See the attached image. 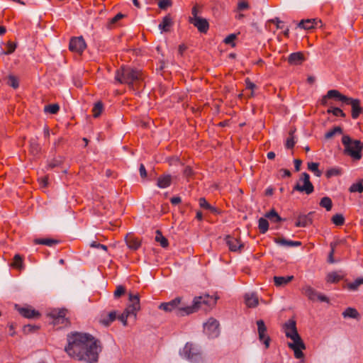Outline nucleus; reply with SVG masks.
Instances as JSON below:
<instances>
[{
	"label": "nucleus",
	"instance_id": "1",
	"mask_svg": "<svg viewBox=\"0 0 363 363\" xmlns=\"http://www.w3.org/2000/svg\"><path fill=\"white\" fill-rule=\"evenodd\" d=\"M65 351L71 357L89 363L98 361L100 347L93 337L86 333H74L68 335Z\"/></svg>",
	"mask_w": 363,
	"mask_h": 363
},
{
	"label": "nucleus",
	"instance_id": "2",
	"mask_svg": "<svg viewBox=\"0 0 363 363\" xmlns=\"http://www.w3.org/2000/svg\"><path fill=\"white\" fill-rule=\"evenodd\" d=\"M216 300L208 295L195 297L192 305H188L182 297H177L174 299L162 303L159 308L167 313H174L177 316H184L196 312L203 306H212L216 304Z\"/></svg>",
	"mask_w": 363,
	"mask_h": 363
},
{
	"label": "nucleus",
	"instance_id": "3",
	"mask_svg": "<svg viewBox=\"0 0 363 363\" xmlns=\"http://www.w3.org/2000/svg\"><path fill=\"white\" fill-rule=\"evenodd\" d=\"M284 330L286 336L291 340L288 342V347L294 351V357L296 359H303V351L306 350V345L298 333L296 322L294 320H289L284 325Z\"/></svg>",
	"mask_w": 363,
	"mask_h": 363
},
{
	"label": "nucleus",
	"instance_id": "4",
	"mask_svg": "<svg viewBox=\"0 0 363 363\" xmlns=\"http://www.w3.org/2000/svg\"><path fill=\"white\" fill-rule=\"evenodd\" d=\"M115 79L121 84H128L134 89V86L143 80V74L139 69L122 67L116 71Z\"/></svg>",
	"mask_w": 363,
	"mask_h": 363
},
{
	"label": "nucleus",
	"instance_id": "5",
	"mask_svg": "<svg viewBox=\"0 0 363 363\" xmlns=\"http://www.w3.org/2000/svg\"><path fill=\"white\" fill-rule=\"evenodd\" d=\"M140 310V297L138 294H128V303L123 313L118 315V319L124 326L128 325V318H133L135 321L137 313Z\"/></svg>",
	"mask_w": 363,
	"mask_h": 363
},
{
	"label": "nucleus",
	"instance_id": "6",
	"mask_svg": "<svg viewBox=\"0 0 363 363\" xmlns=\"http://www.w3.org/2000/svg\"><path fill=\"white\" fill-rule=\"evenodd\" d=\"M342 142L347 155L356 160L361 158V151L363 148V143L357 140H352L348 135H344Z\"/></svg>",
	"mask_w": 363,
	"mask_h": 363
},
{
	"label": "nucleus",
	"instance_id": "7",
	"mask_svg": "<svg viewBox=\"0 0 363 363\" xmlns=\"http://www.w3.org/2000/svg\"><path fill=\"white\" fill-rule=\"evenodd\" d=\"M294 190L300 192H305L306 194H311L314 190L313 185L310 181V176L308 174L302 173L297 184L294 187Z\"/></svg>",
	"mask_w": 363,
	"mask_h": 363
},
{
	"label": "nucleus",
	"instance_id": "8",
	"mask_svg": "<svg viewBox=\"0 0 363 363\" xmlns=\"http://www.w3.org/2000/svg\"><path fill=\"white\" fill-rule=\"evenodd\" d=\"M67 313V311L64 308L52 310L50 315L53 319V324L67 326L69 323L68 319L66 318Z\"/></svg>",
	"mask_w": 363,
	"mask_h": 363
},
{
	"label": "nucleus",
	"instance_id": "9",
	"mask_svg": "<svg viewBox=\"0 0 363 363\" xmlns=\"http://www.w3.org/2000/svg\"><path fill=\"white\" fill-rule=\"evenodd\" d=\"M15 308L20 315L26 318H38L40 316V313L38 311L28 305L21 306L16 304Z\"/></svg>",
	"mask_w": 363,
	"mask_h": 363
},
{
	"label": "nucleus",
	"instance_id": "10",
	"mask_svg": "<svg viewBox=\"0 0 363 363\" xmlns=\"http://www.w3.org/2000/svg\"><path fill=\"white\" fill-rule=\"evenodd\" d=\"M180 354L183 357L193 361L196 359L198 355H199L200 352L197 347H196L194 345L190 342H187Z\"/></svg>",
	"mask_w": 363,
	"mask_h": 363
},
{
	"label": "nucleus",
	"instance_id": "11",
	"mask_svg": "<svg viewBox=\"0 0 363 363\" xmlns=\"http://www.w3.org/2000/svg\"><path fill=\"white\" fill-rule=\"evenodd\" d=\"M86 47V44L84 38L80 37H74L70 40L69 48V50L81 55Z\"/></svg>",
	"mask_w": 363,
	"mask_h": 363
},
{
	"label": "nucleus",
	"instance_id": "12",
	"mask_svg": "<svg viewBox=\"0 0 363 363\" xmlns=\"http://www.w3.org/2000/svg\"><path fill=\"white\" fill-rule=\"evenodd\" d=\"M257 325L259 340L264 345L265 348H268L269 347L270 337L267 333V329L264 322L262 320H258Z\"/></svg>",
	"mask_w": 363,
	"mask_h": 363
},
{
	"label": "nucleus",
	"instance_id": "13",
	"mask_svg": "<svg viewBox=\"0 0 363 363\" xmlns=\"http://www.w3.org/2000/svg\"><path fill=\"white\" fill-rule=\"evenodd\" d=\"M218 326L219 323L216 319L213 318H209L208 321L204 324V331L210 337H217L219 333Z\"/></svg>",
	"mask_w": 363,
	"mask_h": 363
},
{
	"label": "nucleus",
	"instance_id": "14",
	"mask_svg": "<svg viewBox=\"0 0 363 363\" xmlns=\"http://www.w3.org/2000/svg\"><path fill=\"white\" fill-rule=\"evenodd\" d=\"M322 26V21L317 18L302 20L298 23V27L304 30H311L316 28H321Z\"/></svg>",
	"mask_w": 363,
	"mask_h": 363
},
{
	"label": "nucleus",
	"instance_id": "15",
	"mask_svg": "<svg viewBox=\"0 0 363 363\" xmlns=\"http://www.w3.org/2000/svg\"><path fill=\"white\" fill-rule=\"evenodd\" d=\"M189 22L196 27L201 33H206L208 30L209 25L206 18L196 17V18L189 19Z\"/></svg>",
	"mask_w": 363,
	"mask_h": 363
},
{
	"label": "nucleus",
	"instance_id": "16",
	"mask_svg": "<svg viewBox=\"0 0 363 363\" xmlns=\"http://www.w3.org/2000/svg\"><path fill=\"white\" fill-rule=\"evenodd\" d=\"M345 104L352 106V117L354 119L357 118L362 111L359 100L348 97V101H346Z\"/></svg>",
	"mask_w": 363,
	"mask_h": 363
},
{
	"label": "nucleus",
	"instance_id": "17",
	"mask_svg": "<svg viewBox=\"0 0 363 363\" xmlns=\"http://www.w3.org/2000/svg\"><path fill=\"white\" fill-rule=\"evenodd\" d=\"M225 241L230 251L236 252L240 250L243 247V245L240 243V241L238 239L230 235L226 236Z\"/></svg>",
	"mask_w": 363,
	"mask_h": 363
},
{
	"label": "nucleus",
	"instance_id": "18",
	"mask_svg": "<svg viewBox=\"0 0 363 363\" xmlns=\"http://www.w3.org/2000/svg\"><path fill=\"white\" fill-rule=\"evenodd\" d=\"M305 60L306 58L301 52H293L290 54L288 57V62L291 65H300Z\"/></svg>",
	"mask_w": 363,
	"mask_h": 363
},
{
	"label": "nucleus",
	"instance_id": "19",
	"mask_svg": "<svg viewBox=\"0 0 363 363\" xmlns=\"http://www.w3.org/2000/svg\"><path fill=\"white\" fill-rule=\"evenodd\" d=\"M125 242L128 248L133 250H137L141 245V240L131 234L126 235Z\"/></svg>",
	"mask_w": 363,
	"mask_h": 363
},
{
	"label": "nucleus",
	"instance_id": "20",
	"mask_svg": "<svg viewBox=\"0 0 363 363\" xmlns=\"http://www.w3.org/2000/svg\"><path fill=\"white\" fill-rule=\"evenodd\" d=\"M117 313L116 311H111L108 313H102L101 315L99 322L105 325L108 326L113 321L116 320Z\"/></svg>",
	"mask_w": 363,
	"mask_h": 363
},
{
	"label": "nucleus",
	"instance_id": "21",
	"mask_svg": "<svg viewBox=\"0 0 363 363\" xmlns=\"http://www.w3.org/2000/svg\"><path fill=\"white\" fill-rule=\"evenodd\" d=\"M245 302L247 307L255 308L258 305L259 298L256 294L248 293L245 296Z\"/></svg>",
	"mask_w": 363,
	"mask_h": 363
},
{
	"label": "nucleus",
	"instance_id": "22",
	"mask_svg": "<svg viewBox=\"0 0 363 363\" xmlns=\"http://www.w3.org/2000/svg\"><path fill=\"white\" fill-rule=\"evenodd\" d=\"M173 25V21L169 15L165 16L162 22L159 24V28L162 32H169Z\"/></svg>",
	"mask_w": 363,
	"mask_h": 363
},
{
	"label": "nucleus",
	"instance_id": "23",
	"mask_svg": "<svg viewBox=\"0 0 363 363\" xmlns=\"http://www.w3.org/2000/svg\"><path fill=\"white\" fill-rule=\"evenodd\" d=\"M301 292L306 296L308 298V299L311 301H315L316 296H318V292L316 291L313 288H312L309 285H306L301 289Z\"/></svg>",
	"mask_w": 363,
	"mask_h": 363
},
{
	"label": "nucleus",
	"instance_id": "24",
	"mask_svg": "<svg viewBox=\"0 0 363 363\" xmlns=\"http://www.w3.org/2000/svg\"><path fill=\"white\" fill-rule=\"evenodd\" d=\"M327 96L329 99H335L345 104L348 101V97L342 95L339 91L335 89L329 90L327 93Z\"/></svg>",
	"mask_w": 363,
	"mask_h": 363
},
{
	"label": "nucleus",
	"instance_id": "25",
	"mask_svg": "<svg viewBox=\"0 0 363 363\" xmlns=\"http://www.w3.org/2000/svg\"><path fill=\"white\" fill-rule=\"evenodd\" d=\"M172 177L169 174L162 175L158 177L157 185L159 188L164 189L170 186Z\"/></svg>",
	"mask_w": 363,
	"mask_h": 363
},
{
	"label": "nucleus",
	"instance_id": "26",
	"mask_svg": "<svg viewBox=\"0 0 363 363\" xmlns=\"http://www.w3.org/2000/svg\"><path fill=\"white\" fill-rule=\"evenodd\" d=\"M274 242L282 246L296 247L301 245V242L298 241L287 240L283 238H277L274 239Z\"/></svg>",
	"mask_w": 363,
	"mask_h": 363
},
{
	"label": "nucleus",
	"instance_id": "27",
	"mask_svg": "<svg viewBox=\"0 0 363 363\" xmlns=\"http://www.w3.org/2000/svg\"><path fill=\"white\" fill-rule=\"evenodd\" d=\"M342 316L345 318H350L354 319H359L360 315L359 312L357 311V309L351 307L347 308L343 312H342Z\"/></svg>",
	"mask_w": 363,
	"mask_h": 363
},
{
	"label": "nucleus",
	"instance_id": "28",
	"mask_svg": "<svg viewBox=\"0 0 363 363\" xmlns=\"http://www.w3.org/2000/svg\"><path fill=\"white\" fill-rule=\"evenodd\" d=\"M294 276H287V277H274V284L277 286H283L289 284L291 280H293Z\"/></svg>",
	"mask_w": 363,
	"mask_h": 363
},
{
	"label": "nucleus",
	"instance_id": "29",
	"mask_svg": "<svg viewBox=\"0 0 363 363\" xmlns=\"http://www.w3.org/2000/svg\"><path fill=\"white\" fill-rule=\"evenodd\" d=\"M311 223V220L308 218L307 216L302 215L298 217L297 221L296 223V227H306L308 224Z\"/></svg>",
	"mask_w": 363,
	"mask_h": 363
},
{
	"label": "nucleus",
	"instance_id": "30",
	"mask_svg": "<svg viewBox=\"0 0 363 363\" xmlns=\"http://www.w3.org/2000/svg\"><path fill=\"white\" fill-rule=\"evenodd\" d=\"M34 242L38 245H48V246H52L53 245L58 243V240H55V239H50V238L35 239L34 240Z\"/></svg>",
	"mask_w": 363,
	"mask_h": 363
},
{
	"label": "nucleus",
	"instance_id": "31",
	"mask_svg": "<svg viewBox=\"0 0 363 363\" xmlns=\"http://www.w3.org/2000/svg\"><path fill=\"white\" fill-rule=\"evenodd\" d=\"M319 164L317 162H308V169L313 172V174L320 177L322 175V172L318 169Z\"/></svg>",
	"mask_w": 363,
	"mask_h": 363
},
{
	"label": "nucleus",
	"instance_id": "32",
	"mask_svg": "<svg viewBox=\"0 0 363 363\" xmlns=\"http://www.w3.org/2000/svg\"><path fill=\"white\" fill-rule=\"evenodd\" d=\"M11 266L20 270L23 269V258L19 255H16L13 257Z\"/></svg>",
	"mask_w": 363,
	"mask_h": 363
},
{
	"label": "nucleus",
	"instance_id": "33",
	"mask_svg": "<svg viewBox=\"0 0 363 363\" xmlns=\"http://www.w3.org/2000/svg\"><path fill=\"white\" fill-rule=\"evenodd\" d=\"M155 240L160 242L162 247H167L169 245L168 240L162 235L160 230L156 231Z\"/></svg>",
	"mask_w": 363,
	"mask_h": 363
},
{
	"label": "nucleus",
	"instance_id": "34",
	"mask_svg": "<svg viewBox=\"0 0 363 363\" xmlns=\"http://www.w3.org/2000/svg\"><path fill=\"white\" fill-rule=\"evenodd\" d=\"M320 206L329 211L331 210L333 206L332 200L329 197L325 196L321 199Z\"/></svg>",
	"mask_w": 363,
	"mask_h": 363
},
{
	"label": "nucleus",
	"instance_id": "35",
	"mask_svg": "<svg viewBox=\"0 0 363 363\" xmlns=\"http://www.w3.org/2000/svg\"><path fill=\"white\" fill-rule=\"evenodd\" d=\"M259 230L261 233H265L269 228V223L264 218H260L259 219Z\"/></svg>",
	"mask_w": 363,
	"mask_h": 363
},
{
	"label": "nucleus",
	"instance_id": "36",
	"mask_svg": "<svg viewBox=\"0 0 363 363\" xmlns=\"http://www.w3.org/2000/svg\"><path fill=\"white\" fill-rule=\"evenodd\" d=\"M342 174V169L339 167H333L328 169L325 172L327 178H331L333 177H337Z\"/></svg>",
	"mask_w": 363,
	"mask_h": 363
},
{
	"label": "nucleus",
	"instance_id": "37",
	"mask_svg": "<svg viewBox=\"0 0 363 363\" xmlns=\"http://www.w3.org/2000/svg\"><path fill=\"white\" fill-rule=\"evenodd\" d=\"M342 277L335 272L329 273L326 277V281L330 283L338 282Z\"/></svg>",
	"mask_w": 363,
	"mask_h": 363
},
{
	"label": "nucleus",
	"instance_id": "38",
	"mask_svg": "<svg viewBox=\"0 0 363 363\" xmlns=\"http://www.w3.org/2000/svg\"><path fill=\"white\" fill-rule=\"evenodd\" d=\"M265 217L269 219L272 222L277 223L281 220V217L274 210H271L269 213H266Z\"/></svg>",
	"mask_w": 363,
	"mask_h": 363
},
{
	"label": "nucleus",
	"instance_id": "39",
	"mask_svg": "<svg viewBox=\"0 0 363 363\" xmlns=\"http://www.w3.org/2000/svg\"><path fill=\"white\" fill-rule=\"evenodd\" d=\"M60 106L57 104L47 105L44 107L45 113L55 114L58 112Z\"/></svg>",
	"mask_w": 363,
	"mask_h": 363
},
{
	"label": "nucleus",
	"instance_id": "40",
	"mask_svg": "<svg viewBox=\"0 0 363 363\" xmlns=\"http://www.w3.org/2000/svg\"><path fill=\"white\" fill-rule=\"evenodd\" d=\"M361 284H363V278H358L353 282L348 283L347 287L350 290L355 291Z\"/></svg>",
	"mask_w": 363,
	"mask_h": 363
},
{
	"label": "nucleus",
	"instance_id": "41",
	"mask_svg": "<svg viewBox=\"0 0 363 363\" xmlns=\"http://www.w3.org/2000/svg\"><path fill=\"white\" fill-rule=\"evenodd\" d=\"M103 108H104L103 104L101 101L96 103L92 109L94 117V118L99 117L101 115V113L103 111Z\"/></svg>",
	"mask_w": 363,
	"mask_h": 363
},
{
	"label": "nucleus",
	"instance_id": "42",
	"mask_svg": "<svg viewBox=\"0 0 363 363\" xmlns=\"http://www.w3.org/2000/svg\"><path fill=\"white\" fill-rule=\"evenodd\" d=\"M340 133H342L341 128L340 127H335L332 130L328 131L325 133V137L326 139H330L333 137H334L335 135L340 134Z\"/></svg>",
	"mask_w": 363,
	"mask_h": 363
},
{
	"label": "nucleus",
	"instance_id": "43",
	"mask_svg": "<svg viewBox=\"0 0 363 363\" xmlns=\"http://www.w3.org/2000/svg\"><path fill=\"white\" fill-rule=\"evenodd\" d=\"M333 223L337 225H342L345 223V218L342 214H335L332 218Z\"/></svg>",
	"mask_w": 363,
	"mask_h": 363
},
{
	"label": "nucleus",
	"instance_id": "44",
	"mask_svg": "<svg viewBox=\"0 0 363 363\" xmlns=\"http://www.w3.org/2000/svg\"><path fill=\"white\" fill-rule=\"evenodd\" d=\"M8 84L13 89H17L19 86L18 79L13 75H9L8 77Z\"/></svg>",
	"mask_w": 363,
	"mask_h": 363
},
{
	"label": "nucleus",
	"instance_id": "45",
	"mask_svg": "<svg viewBox=\"0 0 363 363\" xmlns=\"http://www.w3.org/2000/svg\"><path fill=\"white\" fill-rule=\"evenodd\" d=\"M293 134L294 131H290L289 137L287 138L285 144L286 148H292L296 144V141L294 140V136Z\"/></svg>",
	"mask_w": 363,
	"mask_h": 363
},
{
	"label": "nucleus",
	"instance_id": "46",
	"mask_svg": "<svg viewBox=\"0 0 363 363\" xmlns=\"http://www.w3.org/2000/svg\"><path fill=\"white\" fill-rule=\"evenodd\" d=\"M350 191L351 192H359V193H362L363 191V185L362 183H356V184H353L350 187Z\"/></svg>",
	"mask_w": 363,
	"mask_h": 363
},
{
	"label": "nucleus",
	"instance_id": "47",
	"mask_svg": "<svg viewBox=\"0 0 363 363\" xmlns=\"http://www.w3.org/2000/svg\"><path fill=\"white\" fill-rule=\"evenodd\" d=\"M6 47H7V50L5 51L4 53L5 55H10L15 51L16 45V43H14L11 41H9L6 45Z\"/></svg>",
	"mask_w": 363,
	"mask_h": 363
},
{
	"label": "nucleus",
	"instance_id": "48",
	"mask_svg": "<svg viewBox=\"0 0 363 363\" xmlns=\"http://www.w3.org/2000/svg\"><path fill=\"white\" fill-rule=\"evenodd\" d=\"M328 112L332 113L335 116L345 117V116L344 112L339 108H331L328 110Z\"/></svg>",
	"mask_w": 363,
	"mask_h": 363
},
{
	"label": "nucleus",
	"instance_id": "49",
	"mask_svg": "<svg viewBox=\"0 0 363 363\" xmlns=\"http://www.w3.org/2000/svg\"><path fill=\"white\" fill-rule=\"evenodd\" d=\"M250 8L249 4L247 1H241L238 3V10L243 11Z\"/></svg>",
	"mask_w": 363,
	"mask_h": 363
},
{
	"label": "nucleus",
	"instance_id": "50",
	"mask_svg": "<svg viewBox=\"0 0 363 363\" xmlns=\"http://www.w3.org/2000/svg\"><path fill=\"white\" fill-rule=\"evenodd\" d=\"M40 150V147L39 145L35 142H32L30 143V151L32 154L37 155Z\"/></svg>",
	"mask_w": 363,
	"mask_h": 363
},
{
	"label": "nucleus",
	"instance_id": "51",
	"mask_svg": "<svg viewBox=\"0 0 363 363\" xmlns=\"http://www.w3.org/2000/svg\"><path fill=\"white\" fill-rule=\"evenodd\" d=\"M125 288L121 286V285H119L116 287V291H114V296L116 298H118L120 297L121 295L124 294H125Z\"/></svg>",
	"mask_w": 363,
	"mask_h": 363
},
{
	"label": "nucleus",
	"instance_id": "52",
	"mask_svg": "<svg viewBox=\"0 0 363 363\" xmlns=\"http://www.w3.org/2000/svg\"><path fill=\"white\" fill-rule=\"evenodd\" d=\"M199 205L203 208L213 210L211 206L207 202V201L204 198H201L199 199Z\"/></svg>",
	"mask_w": 363,
	"mask_h": 363
},
{
	"label": "nucleus",
	"instance_id": "53",
	"mask_svg": "<svg viewBox=\"0 0 363 363\" xmlns=\"http://www.w3.org/2000/svg\"><path fill=\"white\" fill-rule=\"evenodd\" d=\"M245 83L246 89H250L252 91L250 96H253V90L256 88V85L253 82H252L249 79H247L245 80Z\"/></svg>",
	"mask_w": 363,
	"mask_h": 363
},
{
	"label": "nucleus",
	"instance_id": "54",
	"mask_svg": "<svg viewBox=\"0 0 363 363\" xmlns=\"http://www.w3.org/2000/svg\"><path fill=\"white\" fill-rule=\"evenodd\" d=\"M171 4H172V2L170 0H161V1H160L158 5L161 9H165L168 6H171Z\"/></svg>",
	"mask_w": 363,
	"mask_h": 363
},
{
	"label": "nucleus",
	"instance_id": "55",
	"mask_svg": "<svg viewBox=\"0 0 363 363\" xmlns=\"http://www.w3.org/2000/svg\"><path fill=\"white\" fill-rule=\"evenodd\" d=\"M125 16L123 14H122L121 13H118V14H116L113 18H112L110 21H109V24L110 25H113V24H115L116 23H117L118 21H120L121 19H122Z\"/></svg>",
	"mask_w": 363,
	"mask_h": 363
},
{
	"label": "nucleus",
	"instance_id": "56",
	"mask_svg": "<svg viewBox=\"0 0 363 363\" xmlns=\"http://www.w3.org/2000/svg\"><path fill=\"white\" fill-rule=\"evenodd\" d=\"M269 22L276 24V26L278 29L283 28V26H282L283 21H280L278 18H275L274 19H271L269 21Z\"/></svg>",
	"mask_w": 363,
	"mask_h": 363
},
{
	"label": "nucleus",
	"instance_id": "57",
	"mask_svg": "<svg viewBox=\"0 0 363 363\" xmlns=\"http://www.w3.org/2000/svg\"><path fill=\"white\" fill-rule=\"evenodd\" d=\"M199 13V9L198 6L196 5L192 8L191 10V16L189 17V19H193L194 18H196V17H199L198 16Z\"/></svg>",
	"mask_w": 363,
	"mask_h": 363
},
{
	"label": "nucleus",
	"instance_id": "58",
	"mask_svg": "<svg viewBox=\"0 0 363 363\" xmlns=\"http://www.w3.org/2000/svg\"><path fill=\"white\" fill-rule=\"evenodd\" d=\"M236 35L235 34H230L225 38L224 42L226 44H231L234 41Z\"/></svg>",
	"mask_w": 363,
	"mask_h": 363
},
{
	"label": "nucleus",
	"instance_id": "59",
	"mask_svg": "<svg viewBox=\"0 0 363 363\" xmlns=\"http://www.w3.org/2000/svg\"><path fill=\"white\" fill-rule=\"evenodd\" d=\"M316 300H318L321 302H328L329 301L328 297H326L325 295L320 294V293L318 294V296H316Z\"/></svg>",
	"mask_w": 363,
	"mask_h": 363
},
{
	"label": "nucleus",
	"instance_id": "60",
	"mask_svg": "<svg viewBox=\"0 0 363 363\" xmlns=\"http://www.w3.org/2000/svg\"><path fill=\"white\" fill-rule=\"evenodd\" d=\"M139 171H140V174L141 177H145L147 176V172H146L144 164H141L140 165Z\"/></svg>",
	"mask_w": 363,
	"mask_h": 363
},
{
	"label": "nucleus",
	"instance_id": "61",
	"mask_svg": "<svg viewBox=\"0 0 363 363\" xmlns=\"http://www.w3.org/2000/svg\"><path fill=\"white\" fill-rule=\"evenodd\" d=\"M91 247H98V248H101L105 251L107 250V247L104 245H102V244H97L96 242H94L91 243Z\"/></svg>",
	"mask_w": 363,
	"mask_h": 363
},
{
	"label": "nucleus",
	"instance_id": "62",
	"mask_svg": "<svg viewBox=\"0 0 363 363\" xmlns=\"http://www.w3.org/2000/svg\"><path fill=\"white\" fill-rule=\"evenodd\" d=\"M170 201L173 205H177V204H179L182 200H181L180 197L175 196V197H172Z\"/></svg>",
	"mask_w": 363,
	"mask_h": 363
},
{
	"label": "nucleus",
	"instance_id": "63",
	"mask_svg": "<svg viewBox=\"0 0 363 363\" xmlns=\"http://www.w3.org/2000/svg\"><path fill=\"white\" fill-rule=\"evenodd\" d=\"M301 160H294V166H295V169L296 171H299L300 170V167H301Z\"/></svg>",
	"mask_w": 363,
	"mask_h": 363
},
{
	"label": "nucleus",
	"instance_id": "64",
	"mask_svg": "<svg viewBox=\"0 0 363 363\" xmlns=\"http://www.w3.org/2000/svg\"><path fill=\"white\" fill-rule=\"evenodd\" d=\"M186 50V46L184 44H182L179 46V52L180 55H182L183 52Z\"/></svg>",
	"mask_w": 363,
	"mask_h": 363
}]
</instances>
